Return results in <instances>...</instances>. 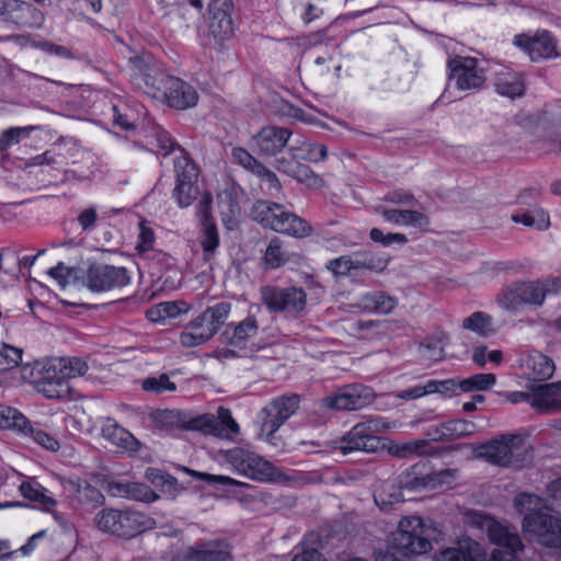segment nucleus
<instances>
[{
  "label": "nucleus",
  "instance_id": "5701e85b",
  "mask_svg": "<svg viewBox=\"0 0 561 561\" xmlns=\"http://www.w3.org/2000/svg\"><path fill=\"white\" fill-rule=\"evenodd\" d=\"M233 3L231 0H211L209 3L208 31L216 41H225L233 34V22L231 12Z\"/></svg>",
  "mask_w": 561,
  "mask_h": 561
},
{
  "label": "nucleus",
  "instance_id": "9b49d317",
  "mask_svg": "<svg viewBox=\"0 0 561 561\" xmlns=\"http://www.w3.org/2000/svg\"><path fill=\"white\" fill-rule=\"evenodd\" d=\"M386 428L379 417L367 419L354 425L342 438L340 450L346 455L352 451L376 453L381 448L379 434Z\"/></svg>",
  "mask_w": 561,
  "mask_h": 561
},
{
  "label": "nucleus",
  "instance_id": "603ef678",
  "mask_svg": "<svg viewBox=\"0 0 561 561\" xmlns=\"http://www.w3.org/2000/svg\"><path fill=\"white\" fill-rule=\"evenodd\" d=\"M366 307L371 310L387 314L397 306V300L381 291L373 293L365 298Z\"/></svg>",
  "mask_w": 561,
  "mask_h": 561
},
{
  "label": "nucleus",
  "instance_id": "aec40b11",
  "mask_svg": "<svg viewBox=\"0 0 561 561\" xmlns=\"http://www.w3.org/2000/svg\"><path fill=\"white\" fill-rule=\"evenodd\" d=\"M531 391V408L539 413H561V380L527 383Z\"/></svg>",
  "mask_w": 561,
  "mask_h": 561
},
{
  "label": "nucleus",
  "instance_id": "49530a36",
  "mask_svg": "<svg viewBox=\"0 0 561 561\" xmlns=\"http://www.w3.org/2000/svg\"><path fill=\"white\" fill-rule=\"evenodd\" d=\"M153 422L161 430L184 428L185 414L176 410L157 411Z\"/></svg>",
  "mask_w": 561,
  "mask_h": 561
},
{
  "label": "nucleus",
  "instance_id": "680f3d73",
  "mask_svg": "<svg viewBox=\"0 0 561 561\" xmlns=\"http://www.w3.org/2000/svg\"><path fill=\"white\" fill-rule=\"evenodd\" d=\"M254 175L259 176L262 181H264L267 184V188L270 192H280L282 184L277 175L275 174V172L266 168L264 164L260 167V169L256 171Z\"/></svg>",
  "mask_w": 561,
  "mask_h": 561
},
{
  "label": "nucleus",
  "instance_id": "2eb2a0df",
  "mask_svg": "<svg viewBox=\"0 0 561 561\" xmlns=\"http://www.w3.org/2000/svg\"><path fill=\"white\" fill-rule=\"evenodd\" d=\"M130 282L126 267L94 263L82 275V284L93 293L108 291L124 287Z\"/></svg>",
  "mask_w": 561,
  "mask_h": 561
},
{
  "label": "nucleus",
  "instance_id": "473e14b6",
  "mask_svg": "<svg viewBox=\"0 0 561 561\" xmlns=\"http://www.w3.org/2000/svg\"><path fill=\"white\" fill-rule=\"evenodd\" d=\"M379 211L387 221L394 225L421 228L430 222L424 214L416 210L379 209Z\"/></svg>",
  "mask_w": 561,
  "mask_h": 561
},
{
  "label": "nucleus",
  "instance_id": "864d4df0",
  "mask_svg": "<svg viewBox=\"0 0 561 561\" xmlns=\"http://www.w3.org/2000/svg\"><path fill=\"white\" fill-rule=\"evenodd\" d=\"M21 348L3 344L0 347V371H7L16 367L22 360Z\"/></svg>",
  "mask_w": 561,
  "mask_h": 561
},
{
  "label": "nucleus",
  "instance_id": "37998d69",
  "mask_svg": "<svg viewBox=\"0 0 561 561\" xmlns=\"http://www.w3.org/2000/svg\"><path fill=\"white\" fill-rule=\"evenodd\" d=\"M512 220L537 230H546L550 226L549 215L541 208L513 215Z\"/></svg>",
  "mask_w": 561,
  "mask_h": 561
},
{
  "label": "nucleus",
  "instance_id": "393cba45",
  "mask_svg": "<svg viewBox=\"0 0 561 561\" xmlns=\"http://www.w3.org/2000/svg\"><path fill=\"white\" fill-rule=\"evenodd\" d=\"M520 367L528 383L547 381L556 371L554 362L537 351H531L522 357Z\"/></svg>",
  "mask_w": 561,
  "mask_h": 561
},
{
  "label": "nucleus",
  "instance_id": "f3484780",
  "mask_svg": "<svg viewBox=\"0 0 561 561\" xmlns=\"http://www.w3.org/2000/svg\"><path fill=\"white\" fill-rule=\"evenodd\" d=\"M371 389L363 385H348L340 389L334 394L322 398L319 402L320 408L332 410H359L374 401Z\"/></svg>",
  "mask_w": 561,
  "mask_h": 561
},
{
  "label": "nucleus",
  "instance_id": "13d9d810",
  "mask_svg": "<svg viewBox=\"0 0 561 561\" xmlns=\"http://www.w3.org/2000/svg\"><path fill=\"white\" fill-rule=\"evenodd\" d=\"M231 154L236 162H238L240 165H242L244 169H247L253 174H255L260 167L263 164L249 151L241 147L233 148Z\"/></svg>",
  "mask_w": 561,
  "mask_h": 561
},
{
  "label": "nucleus",
  "instance_id": "9d476101",
  "mask_svg": "<svg viewBox=\"0 0 561 561\" xmlns=\"http://www.w3.org/2000/svg\"><path fill=\"white\" fill-rule=\"evenodd\" d=\"M131 64L134 84L146 95L159 101L164 100L167 79L171 76L164 73L150 56L136 57Z\"/></svg>",
  "mask_w": 561,
  "mask_h": 561
},
{
  "label": "nucleus",
  "instance_id": "f8f14e48",
  "mask_svg": "<svg viewBox=\"0 0 561 561\" xmlns=\"http://www.w3.org/2000/svg\"><path fill=\"white\" fill-rule=\"evenodd\" d=\"M184 430L198 431L205 435L231 439L240 431L229 409L219 407L217 414H201L188 416L185 414Z\"/></svg>",
  "mask_w": 561,
  "mask_h": 561
},
{
  "label": "nucleus",
  "instance_id": "f257e3e1",
  "mask_svg": "<svg viewBox=\"0 0 561 561\" xmlns=\"http://www.w3.org/2000/svg\"><path fill=\"white\" fill-rule=\"evenodd\" d=\"M515 507L525 514L523 530L539 543L561 550V518L552 513L546 502L530 493H520L514 500Z\"/></svg>",
  "mask_w": 561,
  "mask_h": 561
},
{
  "label": "nucleus",
  "instance_id": "58836bf2",
  "mask_svg": "<svg viewBox=\"0 0 561 561\" xmlns=\"http://www.w3.org/2000/svg\"><path fill=\"white\" fill-rule=\"evenodd\" d=\"M374 499L376 504L381 508L401 503L404 500L401 489L392 481L383 482L375 491Z\"/></svg>",
  "mask_w": 561,
  "mask_h": 561
},
{
  "label": "nucleus",
  "instance_id": "423d86ee",
  "mask_svg": "<svg viewBox=\"0 0 561 561\" xmlns=\"http://www.w3.org/2000/svg\"><path fill=\"white\" fill-rule=\"evenodd\" d=\"M262 304L268 311L280 313L289 319H298L307 310V293L301 287L262 286L260 289Z\"/></svg>",
  "mask_w": 561,
  "mask_h": 561
},
{
  "label": "nucleus",
  "instance_id": "2f4dec72",
  "mask_svg": "<svg viewBox=\"0 0 561 561\" xmlns=\"http://www.w3.org/2000/svg\"><path fill=\"white\" fill-rule=\"evenodd\" d=\"M494 85L499 94L510 99L519 98L525 92L522 75L508 69L496 73Z\"/></svg>",
  "mask_w": 561,
  "mask_h": 561
},
{
  "label": "nucleus",
  "instance_id": "0e129e2a",
  "mask_svg": "<svg viewBox=\"0 0 561 561\" xmlns=\"http://www.w3.org/2000/svg\"><path fill=\"white\" fill-rule=\"evenodd\" d=\"M211 202L210 194L206 193L197 204V215L202 225L215 224L210 215Z\"/></svg>",
  "mask_w": 561,
  "mask_h": 561
},
{
  "label": "nucleus",
  "instance_id": "a18cd8bd",
  "mask_svg": "<svg viewBox=\"0 0 561 561\" xmlns=\"http://www.w3.org/2000/svg\"><path fill=\"white\" fill-rule=\"evenodd\" d=\"M496 382L494 374H476L468 378L458 380V388L463 392L485 391Z\"/></svg>",
  "mask_w": 561,
  "mask_h": 561
},
{
  "label": "nucleus",
  "instance_id": "774afa93",
  "mask_svg": "<svg viewBox=\"0 0 561 561\" xmlns=\"http://www.w3.org/2000/svg\"><path fill=\"white\" fill-rule=\"evenodd\" d=\"M48 275L56 279L61 288H65L69 283L70 271L62 263H59L57 266L48 270Z\"/></svg>",
  "mask_w": 561,
  "mask_h": 561
},
{
  "label": "nucleus",
  "instance_id": "a878e982",
  "mask_svg": "<svg viewBox=\"0 0 561 561\" xmlns=\"http://www.w3.org/2000/svg\"><path fill=\"white\" fill-rule=\"evenodd\" d=\"M477 426L473 422L455 419L440 424L431 425L426 430V435L431 440H455L468 437L474 434Z\"/></svg>",
  "mask_w": 561,
  "mask_h": 561
},
{
  "label": "nucleus",
  "instance_id": "6ab92c4d",
  "mask_svg": "<svg viewBox=\"0 0 561 561\" xmlns=\"http://www.w3.org/2000/svg\"><path fill=\"white\" fill-rule=\"evenodd\" d=\"M489 536L497 548L493 550L489 561H516L517 553L524 548V545L516 533H512L507 527L500 524H493L489 528Z\"/></svg>",
  "mask_w": 561,
  "mask_h": 561
},
{
  "label": "nucleus",
  "instance_id": "4468645a",
  "mask_svg": "<svg viewBox=\"0 0 561 561\" xmlns=\"http://www.w3.org/2000/svg\"><path fill=\"white\" fill-rule=\"evenodd\" d=\"M225 458L238 473L249 479L256 481L274 479L273 465L252 450L236 447L227 450Z\"/></svg>",
  "mask_w": 561,
  "mask_h": 561
},
{
  "label": "nucleus",
  "instance_id": "8fccbe9b",
  "mask_svg": "<svg viewBox=\"0 0 561 561\" xmlns=\"http://www.w3.org/2000/svg\"><path fill=\"white\" fill-rule=\"evenodd\" d=\"M141 387L145 391L156 394H160L165 391L173 392L176 390V385L170 380L167 374H161L159 376H152L144 379Z\"/></svg>",
  "mask_w": 561,
  "mask_h": 561
},
{
  "label": "nucleus",
  "instance_id": "5fc2aeb1",
  "mask_svg": "<svg viewBox=\"0 0 561 561\" xmlns=\"http://www.w3.org/2000/svg\"><path fill=\"white\" fill-rule=\"evenodd\" d=\"M173 194L181 207L190 206L197 194L195 182H176Z\"/></svg>",
  "mask_w": 561,
  "mask_h": 561
},
{
  "label": "nucleus",
  "instance_id": "f03ea898",
  "mask_svg": "<svg viewBox=\"0 0 561 561\" xmlns=\"http://www.w3.org/2000/svg\"><path fill=\"white\" fill-rule=\"evenodd\" d=\"M468 448L473 457L503 468L520 469L531 461V446L525 437L517 434H502L473 447L470 444L455 445L453 450Z\"/></svg>",
  "mask_w": 561,
  "mask_h": 561
},
{
  "label": "nucleus",
  "instance_id": "6e6d98bb",
  "mask_svg": "<svg viewBox=\"0 0 561 561\" xmlns=\"http://www.w3.org/2000/svg\"><path fill=\"white\" fill-rule=\"evenodd\" d=\"M434 451L430 448L427 439H417L404 444L397 451L399 457H413V456H425L433 455Z\"/></svg>",
  "mask_w": 561,
  "mask_h": 561
},
{
  "label": "nucleus",
  "instance_id": "0eeeda50",
  "mask_svg": "<svg viewBox=\"0 0 561 561\" xmlns=\"http://www.w3.org/2000/svg\"><path fill=\"white\" fill-rule=\"evenodd\" d=\"M89 370L88 363L79 357H59L47 364L41 391L47 398H60L67 392L68 379L82 377Z\"/></svg>",
  "mask_w": 561,
  "mask_h": 561
},
{
  "label": "nucleus",
  "instance_id": "c9c22d12",
  "mask_svg": "<svg viewBox=\"0 0 561 561\" xmlns=\"http://www.w3.org/2000/svg\"><path fill=\"white\" fill-rule=\"evenodd\" d=\"M110 490L113 495L124 496L137 501H152L156 499L153 492L142 483L126 482V483H112Z\"/></svg>",
  "mask_w": 561,
  "mask_h": 561
},
{
  "label": "nucleus",
  "instance_id": "b1692460",
  "mask_svg": "<svg viewBox=\"0 0 561 561\" xmlns=\"http://www.w3.org/2000/svg\"><path fill=\"white\" fill-rule=\"evenodd\" d=\"M257 321L254 318H247L239 323L228 324L220 334V340L222 344L243 351L241 356H247L254 351L253 347H248V343L257 334Z\"/></svg>",
  "mask_w": 561,
  "mask_h": 561
},
{
  "label": "nucleus",
  "instance_id": "f704fd0d",
  "mask_svg": "<svg viewBox=\"0 0 561 561\" xmlns=\"http://www.w3.org/2000/svg\"><path fill=\"white\" fill-rule=\"evenodd\" d=\"M16 13L14 14L13 24L20 27L38 28L44 24L45 18L43 12L26 1H19Z\"/></svg>",
  "mask_w": 561,
  "mask_h": 561
},
{
  "label": "nucleus",
  "instance_id": "ddd939ff",
  "mask_svg": "<svg viewBox=\"0 0 561 561\" xmlns=\"http://www.w3.org/2000/svg\"><path fill=\"white\" fill-rule=\"evenodd\" d=\"M449 84L467 94L474 93L484 87L485 72L473 57L456 56L448 61Z\"/></svg>",
  "mask_w": 561,
  "mask_h": 561
},
{
  "label": "nucleus",
  "instance_id": "a19ab883",
  "mask_svg": "<svg viewBox=\"0 0 561 561\" xmlns=\"http://www.w3.org/2000/svg\"><path fill=\"white\" fill-rule=\"evenodd\" d=\"M462 328L474 332L480 336H490L495 330L493 328L492 317L477 311L462 321Z\"/></svg>",
  "mask_w": 561,
  "mask_h": 561
},
{
  "label": "nucleus",
  "instance_id": "4be33fe9",
  "mask_svg": "<svg viewBox=\"0 0 561 561\" xmlns=\"http://www.w3.org/2000/svg\"><path fill=\"white\" fill-rule=\"evenodd\" d=\"M290 136L291 131L286 127L267 125L252 137V141L259 154L273 157L286 147Z\"/></svg>",
  "mask_w": 561,
  "mask_h": 561
},
{
  "label": "nucleus",
  "instance_id": "dca6fc26",
  "mask_svg": "<svg viewBox=\"0 0 561 561\" xmlns=\"http://www.w3.org/2000/svg\"><path fill=\"white\" fill-rule=\"evenodd\" d=\"M299 408V397L296 394L282 396L265 405L259 417L261 434L272 436Z\"/></svg>",
  "mask_w": 561,
  "mask_h": 561
},
{
  "label": "nucleus",
  "instance_id": "052dcab7",
  "mask_svg": "<svg viewBox=\"0 0 561 561\" xmlns=\"http://www.w3.org/2000/svg\"><path fill=\"white\" fill-rule=\"evenodd\" d=\"M327 268L336 276H345L354 271L351 255H342L329 261Z\"/></svg>",
  "mask_w": 561,
  "mask_h": 561
},
{
  "label": "nucleus",
  "instance_id": "69168bd1",
  "mask_svg": "<svg viewBox=\"0 0 561 561\" xmlns=\"http://www.w3.org/2000/svg\"><path fill=\"white\" fill-rule=\"evenodd\" d=\"M98 213L94 207L83 209L78 216V222L84 231L94 229Z\"/></svg>",
  "mask_w": 561,
  "mask_h": 561
},
{
  "label": "nucleus",
  "instance_id": "412c9836",
  "mask_svg": "<svg viewBox=\"0 0 561 561\" xmlns=\"http://www.w3.org/2000/svg\"><path fill=\"white\" fill-rule=\"evenodd\" d=\"M514 45L526 51L534 61L558 57L556 41L547 31L534 36L518 34L514 37Z\"/></svg>",
  "mask_w": 561,
  "mask_h": 561
},
{
  "label": "nucleus",
  "instance_id": "cd10ccee",
  "mask_svg": "<svg viewBox=\"0 0 561 561\" xmlns=\"http://www.w3.org/2000/svg\"><path fill=\"white\" fill-rule=\"evenodd\" d=\"M436 561H483V552L477 541L462 538L454 547L443 550Z\"/></svg>",
  "mask_w": 561,
  "mask_h": 561
},
{
  "label": "nucleus",
  "instance_id": "c756f323",
  "mask_svg": "<svg viewBox=\"0 0 561 561\" xmlns=\"http://www.w3.org/2000/svg\"><path fill=\"white\" fill-rule=\"evenodd\" d=\"M101 432L102 436L106 440L124 450L136 451L139 447V442L133 436V434L118 425L113 419H107L104 422Z\"/></svg>",
  "mask_w": 561,
  "mask_h": 561
},
{
  "label": "nucleus",
  "instance_id": "4d7b16f0",
  "mask_svg": "<svg viewBox=\"0 0 561 561\" xmlns=\"http://www.w3.org/2000/svg\"><path fill=\"white\" fill-rule=\"evenodd\" d=\"M191 472L195 478L206 482L209 485H220L222 488H236V486L247 485L245 483L234 480L227 476L210 474V473L198 472V471H191Z\"/></svg>",
  "mask_w": 561,
  "mask_h": 561
},
{
  "label": "nucleus",
  "instance_id": "ea45409f",
  "mask_svg": "<svg viewBox=\"0 0 561 561\" xmlns=\"http://www.w3.org/2000/svg\"><path fill=\"white\" fill-rule=\"evenodd\" d=\"M354 271L369 270L380 272L387 266V260L371 251H357L351 254Z\"/></svg>",
  "mask_w": 561,
  "mask_h": 561
},
{
  "label": "nucleus",
  "instance_id": "7ed1b4c3",
  "mask_svg": "<svg viewBox=\"0 0 561 561\" xmlns=\"http://www.w3.org/2000/svg\"><path fill=\"white\" fill-rule=\"evenodd\" d=\"M252 218L264 228L302 239L312 234V226L304 218L287 210L284 205L257 201L251 210Z\"/></svg>",
  "mask_w": 561,
  "mask_h": 561
},
{
  "label": "nucleus",
  "instance_id": "de8ad7c7",
  "mask_svg": "<svg viewBox=\"0 0 561 561\" xmlns=\"http://www.w3.org/2000/svg\"><path fill=\"white\" fill-rule=\"evenodd\" d=\"M295 170L290 178L305 184L308 188L320 190L324 186V180L321 175L314 173L308 165L298 163L294 165Z\"/></svg>",
  "mask_w": 561,
  "mask_h": 561
},
{
  "label": "nucleus",
  "instance_id": "c85d7f7f",
  "mask_svg": "<svg viewBox=\"0 0 561 561\" xmlns=\"http://www.w3.org/2000/svg\"><path fill=\"white\" fill-rule=\"evenodd\" d=\"M187 561H231L228 545L224 541H208L190 548Z\"/></svg>",
  "mask_w": 561,
  "mask_h": 561
},
{
  "label": "nucleus",
  "instance_id": "6e6552de",
  "mask_svg": "<svg viewBox=\"0 0 561 561\" xmlns=\"http://www.w3.org/2000/svg\"><path fill=\"white\" fill-rule=\"evenodd\" d=\"M94 524L103 533L131 538L149 527L150 518L135 511L103 508L95 515Z\"/></svg>",
  "mask_w": 561,
  "mask_h": 561
},
{
  "label": "nucleus",
  "instance_id": "09e8293b",
  "mask_svg": "<svg viewBox=\"0 0 561 561\" xmlns=\"http://www.w3.org/2000/svg\"><path fill=\"white\" fill-rule=\"evenodd\" d=\"M203 226V233L201 237V245L204 251V257L210 260L219 247V234L216 224H207Z\"/></svg>",
  "mask_w": 561,
  "mask_h": 561
},
{
  "label": "nucleus",
  "instance_id": "4c0bfd02",
  "mask_svg": "<svg viewBox=\"0 0 561 561\" xmlns=\"http://www.w3.org/2000/svg\"><path fill=\"white\" fill-rule=\"evenodd\" d=\"M188 309V305L185 301H165L150 309L148 317L151 321H160L176 318L182 313H186Z\"/></svg>",
  "mask_w": 561,
  "mask_h": 561
},
{
  "label": "nucleus",
  "instance_id": "20e7f679",
  "mask_svg": "<svg viewBox=\"0 0 561 561\" xmlns=\"http://www.w3.org/2000/svg\"><path fill=\"white\" fill-rule=\"evenodd\" d=\"M561 289V278H549L537 282H520L505 288L497 297V304L506 310H516L522 305L539 307L548 294Z\"/></svg>",
  "mask_w": 561,
  "mask_h": 561
},
{
  "label": "nucleus",
  "instance_id": "a211bd4d",
  "mask_svg": "<svg viewBox=\"0 0 561 561\" xmlns=\"http://www.w3.org/2000/svg\"><path fill=\"white\" fill-rule=\"evenodd\" d=\"M0 427L12 428L31 435L33 439L48 450H57L59 443L41 428H34L28 420L16 409L0 404Z\"/></svg>",
  "mask_w": 561,
  "mask_h": 561
},
{
  "label": "nucleus",
  "instance_id": "79ce46f5",
  "mask_svg": "<svg viewBox=\"0 0 561 561\" xmlns=\"http://www.w3.org/2000/svg\"><path fill=\"white\" fill-rule=\"evenodd\" d=\"M290 259L287 251L283 249L282 241L278 238H273L265 251L264 263L267 268L275 270L285 265Z\"/></svg>",
  "mask_w": 561,
  "mask_h": 561
},
{
  "label": "nucleus",
  "instance_id": "1a4fd4ad",
  "mask_svg": "<svg viewBox=\"0 0 561 561\" xmlns=\"http://www.w3.org/2000/svg\"><path fill=\"white\" fill-rule=\"evenodd\" d=\"M434 531L419 516L404 517L393 535V546L404 554H424L432 549Z\"/></svg>",
  "mask_w": 561,
  "mask_h": 561
},
{
  "label": "nucleus",
  "instance_id": "bb28decb",
  "mask_svg": "<svg viewBox=\"0 0 561 561\" xmlns=\"http://www.w3.org/2000/svg\"><path fill=\"white\" fill-rule=\"evenodd\" d=\"M164 100L171 107L186 110L197 104L198 94L191 84L171 76L167 79Z\"/></svg>",
  "mask_w": 561,
  "mask_h": 561
},
{
  "label": "nucleus",
  "instance_id": "7c9ffc66",
  "mask_svg": "<svg viewBox=\"0 0 561 561\" xmlns=\"http://www.w3.org/2000/svg\"><path fill=\"white\" fill-rule=\"evenodd\" d=\"M19 490L25 499L37 503L42 510L48 513L55 512L57 501L49 494L48 490L39 484L35 479L22 482Z\"/></svg>",
  "mask_w": 561,
  "mask_h": 561
},
{
  "label": "nucleus",
  "instance_id": "c03bdc74",
  "mask_svg": "<svg viewBox=\"0 0 561 561\" xmlns=\"http://www.w3.org/2000/svg\"><path fill=\"white\" fill-rule=\"evenodd\" d=\"M176 182H196L198 170L192 159L180 149V156L174 159Z\"/></svg>",
  "mask_w": 561,
  "mask_h": 561
},
{
  "label": "nucleus",
  "instance_id": "e433bc0d",
  "mask_svg": "<svg viewBox=\"0 0 561 561\" xmlns=\"http://www.w3.org/2000/svg\"><path fill=\"white\" fill-rule=\"evenodd\" d=\"M73 488L77 499L80 503L92 508L101 506L105 497L103 493L95 486L89 484L87 481L70 482Z\"/></svg>",
  "mask_w": 561,
  "mask_h": 561
},
{
  "label": "nucleus",
  "instance_id": "338daca9",
  "mask_svg": "<svg viewBox=\"0 0 561 561\" xmlns=\"http://www.w3.org/2000/svg\"><path fill=\"white\" fill-rule=\"evenodd\" d=\"M386 201L393 204H402V205H415L416 201L410 192L405 191H393L387 194L385 197Z\"/></svg>",
  "mask_w": 561,
  "mask_h": 561
},
{
  "label": "nucleus",
  "instance_id": "39448f33",
  "mask_svg": "<svg viewBox=\"0 0 561 561\" xmlns=\"http://www.w3.org/2000/svg\"><path fill=\"white\" fill-rule=\"evenodd\" d=\"M231 304L221 301L208 307L186 324L181 333V343L186 347L202 345L209 341L227 321Z\"/></svg>",
  "mask_w": 561,
  "mask_h": 561
},
{
  "label": "nucleus",
  "instance_id": "72a5a7b5",
  "mask_svg": "<svg viewBox=\"0 0 561 561\" xmlns=\"http://www.w3.org/2000/svg\"><path fill=\"white\" fill-rule=\"evenodd\" d=\"M293 160L318 162L327 159L328 150L324 145L299 141L289 147Z\"/></svg>",
  "mask_w": 561,
  "mask_h": 561
},
{
  "label": "nucleus",
  "instance_id": "bf43d9fd",
  "mask_svg": "<svg viewBox=\"0 0 561 561\" xmlns=\"http://www.w3.org/2000/svg\"><path fill=\"white\" fill-rule=\"evenodd\" d=\"M139 228L140 232L136 249L140 253H149L153 250L156 240L154 232L150 227L146 226L145 221H140Z\"/></svg>",
  "mask_w": 561,
  "mask_h": 561
},
{
  "label": "nucleus",
  "instance_id": "3c124183",
  "mask_svg": "<svg viewBox=\"0 0 561 561\" xmlns=\"http://www.w3.org/2000/svg\"><path fill=\"white\" fill-rule=\"evenodd\" d=\"M36 126L11 127L2 131L0 136V151L7 150L10 146L19 144L21 139L26 138L37 129Z\"/></svg>",
  "mask_w": 561,
  "mask_h": 561
},
{
  "label": "nucleus",
  "instance_id": "e2e57ef3",
  "mask_svg": "<svg viewBox=\"0 0 561 561\" xmlns=\"http://www.w3.org/2000/svg\"><path fill=\"white\" fill-rule=\"evenodd\" d=\"M458 387V381L455 379H446V380H428L427 381V391L430 393H443L448 394L455 391Z\"/></svg>",
  "mask_w": 561,
  "mask_h": 561
}]
</instances>
